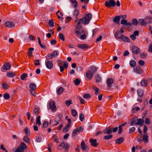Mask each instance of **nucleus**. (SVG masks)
<instances>
[{
  "mask_svg": "<svg viewBox=\"0 0 152 152\" xmlns=\"http://www.w3.org/2000/svg\"><path fill=\"white\" fill-rule=\"evenodd\" d=\"M92 17V15L91 13H88L85 17L83 18L82 19H80V21H81L83 24H87L89 23Z\"/></svg>",
  "mask_w": 152,
  "mask_h": 152,
  "instance_id": "nucleus-1",
  "label": "nucleus"
},
{
  "mask_svg": "<svg viewBox=\"0 0 152 152\" xmlns=\"http://www.w3.org/2000/svg\"><path fill=\"white\" fill-rule=\"evenodd\" d=\"M124 26L121 28L120 31H116L115 33V37L117 39H121V40H124V37L123 34L124 33Z\"/></svg>",
  "mask_w": 152,
  "mask_h": 152,
  "instance_id": "nucleus-2",
  "label": "nucleus"
},
{
  "mask_svg": "<svg viewBox=\"0 0 152 152\" xmlns=\"http://www.w3.org/2000/svg\"><path fill=\"white\" fill-rule=\"evenodd\" d=\"M144 122V121L143 119H137V118L135 117L133 119L131 124L132 126L135 125H142L143 124Z\"/></svg>",
  "mask_w": 152,
  "mask_h": 152,
  "instance_id": "nucleus-3",
  "label": "nucleus"
},
{
  "mask_svg": "<svg viewBox=\"0 0 152 152\" xmlns=\"http://www.w3.org/2000/svg\"><path fill=\"white\" fill-rule=\"evenodd\" d=\"M122 18L121 20V23L124 24V15H121L119 16H116L112 18L113 21L116 24H119L120 19Z\"/></svg>",
  "mask_w": 152,
  "mask_h": 152,
  "instance_id": "nucleus-4",
  "label": "nucleus"
},
{
  "mask_svg": "<svg viewBox=\"0 0 152 152\" xmlns=\"http://www.w3.org/2000/svg\"><path fill=\"white\" fill-rule=\"evenodd\" d=\"M83 130V128L80 126L79 127L75 129L72 132V135L73 137L75 136L76 135L82 132Z\"/></svg>",
  "mask_w": 152,
  "mask_h": 152,
  "instance_id": "nucleus-5",
  "label": "nucleus"
},
{
  "mask_svg": "<svg viewBox=\"0 0 152 152\" xmlns=\"http://www.w3.org/2000/svg\"><path fill=\"white\" fill-rule=\"evenodd\" d=\"M105 4L106 7H113L115 5V2L114 0H110L109 1H105Z\"/></svg>",
  "mask_w": 152,
  "mask_h": 152,
  "instance_id": "nucleus-6",
  "label": "nucleus"
},
{
  "mask_svg": "<svg viewBox=\"0 0 152 152\" xmlns=\"http://www.w3.org/2000/svg\"><path fill=\"white\" fill-rule=\"evenodd\" d=\"M58 51L56 50L54 51L52 53L49 54L48 57L49 59H52L53 58H55L58 55Z\"/></svg>",
  "mask_w": 152,
  "mask_h": 152,
  "instance_id": "nucleus-7",
  "label": "nucleus"
},
{
  "mask_svg": "<svg viewBox=\"0 0 152 152\" xmlns=\"http://www.w3.org/2000/svg\"><path fill=\"white\" fill-rule=\"evenodd\" d=\"M4 25L7 27H12L15 26V24L13 22L7 21L4 22Z\"/></svg>",
  "mask_w": 152,
  "mask_h": 152,
  "instance_id": "nucleus-8",
  "label": "nucleus"
},
{
  "mask_svg": "<svg viewBox=\"0 0 152 152\" xmlns=\"http://www.w3.org/2000/svg\"><path fill=\"white\" fill-rule=\"evenodd\" d=\"M45 65L47 68L49 69H51L53 67V62L50 61H45Z\"/></svg>",
  "mask_w": 152,
  "mask_h": 152,
  "instance_id": "nucleus-9",
  "label": "nucleus"
},
{
  "mask_svg": "<svg viewBox=\"0 0 152 152\" xmlns=\"http://www.w3.org/2000/svg\"><path fill=\"white\" fill-rule=\"evenodd\" d=\"M132 50L133 53L135 54L140 53V49L135 46H133L132 47Z\"/></svg>",
  "mask_w": 152,
  "mask_h": 152,
  "instance_id": "nucleus-10",
  "label": "nucleus"
},
{
  "mask_svg": "<svg viewBox=\"0 0 152 152\" xmlns=\"http://www.w3.org/2000/svg\"><path fill=\"white\" fill-rule=\"evenodd\" d=\"M49 107L50 108L52 109L53 111L55 110L56 106L55 102L54 101H51L49 103Z\"/></svg>",
  "mask_w": 152,
  "mask_h": 152,
  "instance_id": "nucleus-11",
  "label": "nucleus"
},
{
  "mask_svg": "<svg viewBox=\"0 0 152 152\" xmlns=\"http://www.w3.org/2000/svg\"><path fill=\"white\" fill-rule=\"evenodd\" d=\"M112 132V129H110L109 127H107L106 129L103 130V132L104 134H111Z\"/></svg>",
  "mask_w": 152,
  "mask_h": 152,
  "instance_id": "nucleus-12",
  "label": "nucleus"
},
{
  "mask_svg": "<svg viewBox=\"0 0 152 152\" xmlns=\"http://www.w3.org/2000/svg\"><path fill=\"white\" fill-rule=\"evenodd\" d=\"M113 83V80L112 78H109L107 79V86L109 88L111 87V85Z\"/></svg>",
  "mask_w": 152,
  "mask_h": 152,
  "instance_id": "nucleus-13",
  "label": "nucleus"
},
{
  "mask_svg": "<svg viewBox=\"0 0 152 152\" xmlns=\"http://www.w3.org/2000/svg\"><path fill=\"white\" fill-rule=\"evenodd\" d=\"M89 141L92 146L96 147L97 145V144L96 143L97 140L96 139H90Z\"/></svg>",
  "mask_w": 152,
  "mask_h": 152,
  "instance_id": "nucleus-14",
  "label": "nucleus"
},
{
  "mask_svg": "<svg viewBox=\"0 0 152 152\" xmlns=\"http://www.w3.org/2000/svg\"><path fill=\"white\" fill-rule=\"evenodd\" d=\"M86 75L87 78L89 79H91L93 77L92 73L89 70H88L86 72Z\"/></svg>",
  "mask_w": 152,
  "mask_h": 152,
  "instance_id": "nucleus-15",
  "label": "nucleus"
},
{
  "mask_svg": "<svg viewBox=\"0 0 152 152\" xmlns=\"http://www.w3.org/2000/svg\"><path fill=\"white\" fill-rule=\"evenodd\" d=\"M29 87L30 90L34 91L36 89V86L34 83H31L29 84Z\"/></svg>",
  "mask_w": 152,
  "mask_h": 152,
  "instance_id": "nucleus-16",
  "label": "nucleus"
},
{
  "mask_svg": "<svg viewBox=\"0 0 152 152\" xmlns=\"http://www.w3.org/2000/svg\"><path fill=\"white\" fill-rule=\"evenodd\" d=\"M77 46L81 49H84L88 48V46L86 44H79Z\"/></svg>",
  "mask_w": 152,
  "mask_h": 152,
  "instance_id": "nucleus-17",
  "label": "nucleus"
},
{
  "mask_svg": "<svg viewBox=\"0 0 152 152\" xmlns=\"http://www.w3.org/2000/svg\"><path fill=\"white\" fill-rule=\"evenodd\" d=\"M4 69L5 70H8L11 68V65L9 63H5L4 66Z\"/></svg>",
  "mask_w": 152,
  "mask_h": 152,
  "instance_id": "nucleus-18",
  "label": "nucleus"
},
{
  "mask_svg": "<svg viewBox=\"0 0 152 152\" xmlns=\"http://www.w3.org/2000/svg\"><path fill=\"white\" fill-rule=\"evenodd\" d=\"M140 84L142 86L145 87L148 84V81L146 79H143L141 80Z\"/></svg>",
  "mask_w": 152,
  "mask_h": 152,
  "instance_id": "nucleus-19",
  "label": "nucleus"
},
{
  "mask_svg": "<svg viewBox=\"0 0 152 152\" xmlns=\"http://www.w3.org/2000/svg\"><path fill=\"white\" fill-rule=\"evenodd\" d=\"M142 142H144L145 143H147L148 142V137L147 134H145L143 136Z\"/></svg>",
  "mask_w": 152,
  "mask_h": 152,
  "instance_id": "nucleus-20",
  "label": "nucleus"
},
{
  "mask_svg": "<svg viewBox=\"0 0 152 152\" xmlns=\"http://www.w3.org/2000/svg\"><path fill=\"white\" fill-rule=\"evenodd\" d=\"M137 93L138 96L140 97H142L144 94L143 91L141 89H138L137 91Z\"/></svg>",
  "mask_w": 152,
  "mask_h": 152,
  "instance_id": "nucleus-21",
  "label": "nucleus"
},
{
  "mask_svg": "<svg viewBox=\"0 0 152 152\" xmlns=\"http://www.w3.org/2000/svg\"><path fill=\"white\" fill-rule=\"evenodd\" d=\"M115 142V143L117 144H120L123 142V137H120L116 140Z\"/></svg>",
  "mask_w": 152,
  "mask_h": 152,
  "instance_id": "nucleus-22",
  "label": "nucleus"
},
{
  "mask_svg": "<svg viewBox=\"0 0 152 152\" xmlns=\"http://www.w3.org/2000/svg\"><path fill=\"white\" fill-rule=\"evenodd\" d=\"M139 23L141 25H143V26L146 25L147 23L146 22V21L145 20V21L144 20L142 19H139Z\"/></svg>",
  "mask_w": 152,
  "mask_h": 152,
  "instance_id": "nucleus-23",
  "label": "nucleus"
},
{
  "mask_svg": "<svg viewBox=\"0 0 152 152\" xmlns=\"http://www.w3.org/2000/svg\"><path fill=\"white\" fill-rule=\"evenodd\" d=\"M23 140L27 143H30V140L28 137L25 136L23 138Z\"/></svg>",
  "mask_w": 152,
  "mask_h": 152,
  "instance_id": "nucleus-24",
  "label": "nucleus"
},
{
  "mask_svg": "<svg viewBox=\"0 0 152 152\" xmlns=\"http://www.w3.org/2000/svg\"><path fill=\"white\" fill-rule=\"evenodd\" d=\"M7 76L8 77H13L15 76V73L13 72H8L7 73Z\"/></svg>",
  "mask_w": 152,
  "mask_h": 152,
  "instance_id": "nucleus-25",
  "label": "nucleus"
},
{
  "mask_svg": "<svg viewBox=\"0 0 152 152\" xmlns=\"http://www.w3.org/2000/svg\"><path fill=\"white\" fill-rule=\"evenodd\" d=\"M96 82H100L101 81L102 78L99 75H96L95 77Z\"/></svg>",
  "mask_w": 152,
  "mask_h": 152,
  "instance_id": "nucleus-26",
  "label": "nucleus"
},
{
  "mask_svg": "<svg viewBox=\"0 0 152 152\" xmlns=\"http://www.w3.org/2000/svg\"><path fill=\"white\" fill-rule=\"evenodd\" d=\"M136 71L138 74H141L142 72V69L139 66H137L136 67Z\"/></svg>",
  "mask_w": 152,
  "mask_h": 152,
  "instance_id": "nucleus-27",
  "label": "nucleus"
},
{
  "mask_svg": "<svg viewBox=\"0 0 152 152\" xmlns=\"http://www.w3.org/2000/svg\"><path fill=\"white\" fill-rule=\"evenodd\" d=\"M129 64L131 67H134L136 65V62L135 61L132 60L130 61Z\"/></svg>",
  "mask_w": 152,
  "mask_h": 152,
  "instance_id": "nucleus-28",
  "label": "nucleus"
},
{
  "mask_svg": "<svg viewBox=\"0 0 152 152\" xmlns=\"http://www.w3.org/2000/svg\"><path fill=\"white\" fill-rule=\"evenodd\" d=\"M124 126V123L122 124L121 125L119 126L118 127V133L119 134H121L123 132L122 127Z\"/></svg>",
  "mask_w": 152,
  "mask_h": 152,
  "instance_id": "nucleus-29",
  "label": "nucleus"
},
{
  "mask_svg": "<svg viewBox=\"0 0 152 152\" xmlns=\"http://www.w3.org/2000/svg\"><path fill=\"white\" fill-rule=\"evenodd\" d=\"M64 90V88L62 87H60L58 88L57 90V93L58 94H61Z\"/></svg>",
  "mask_w": 152,
  "mask_h": 152,
  "instance_id": "nucleus-30",
  "label": "nucleus"
},
{
  "mask_svg": "<svg viewBox=\"0 0 152 152\" xmlns=\"http://www.w3.org/2000/svg\"><path fill=\"white\" fill-rule=\"evenodd\" d=\"M19 147L20 148L23 149L24 150L26 149L27 148L26 145L25 144V143L24 142H23L21 143Z\"/></svg>",
  "mask_w": 152,
  "mask_h": 152,
  "instance_id": "nucleus-31",
  "label": "nucleus"
},
{
  "mask_svg": "<svg viewBox=\"0 0 152 152\" xmlns=\"http://www.w3.org/2000/svg\"><path fill=\"white\" fill-rule=\"evenodd\" d=\"M81 148L83 150H85L86 149L85 143L84 141H83L81 143Z\"/></svg>",
  "mask_w": 152,
  "mask_h": 152,
  "instance_id": "nucleus-32",
  "label": "nucleus"
},
{
  "mask_svg": "<svg viewBox=\"0 0 152 152\" xmlns=\"http://www.w3.org/2000/svg\"><path fill=\"white\" fill-rule=\"evenodd\" d=\"M40 115H38L37 118L36 124L40 125L41 124V123L40 122Z\"/></svg>",
  "mask_w": 152,
  "mask_h": 152,
  "instance_id": "nucleus-33",
  "label": "nucleus"
},
{
  "mask_svg": "<svg viewBox=\"0 0 152 152\" xmlns=\"http://www.w3.org/2000/svg\"><path fill=\"white\" fill-rule=\"evenodd\" d=\"M27 74L26 73H24L23 74L21 75V79L22 80H24L27 77Z\"/></svg>",
  "mask_w": 152,
  "mask_h": 152,
  "instance_id": "nucleus-34",
  "label": "nucleus"
},
{
  "mask_svg": "<svg viewBox=\"0 0 152 152\" xmlns=\"http://www.w3.org/2000/svg\"><path fill=\"white\" fill-rule=\"evenodd\" d=\"M152 20V18L149 17H148L145 19V20L146 21V22L147 23H151Z\"/></svg>",
  "mask_w": 152,
  "mask_h": 152,
  "instance_id": "nucleus-35",
  "label": "nucleus"
},
{
  "mask_svg": "<svg viewBox=\"0 0 152 152\" xmlns=\"http://www.w3.org/2000/svg\"><path fill=\"white\" fill-rule=\"evenodd\" d=\"M75 85L76 86L78 85L80 83V81L78 78H76L74 81Z\"/></svg>",
  "mask_w": 152,
  "mask_h": 152,
  "instance_id": "nucleus-36",
  "label": "nucleus"
},
{
  "mask_svg": "<svg viewBox=\"0 0 152 152\" xmlns=\"http://www.w3.org/2000/svg\"><path fill=\"white\" fill-rule=\"evenodd\" d=\"M24 131L27 136L30 135V131L27 127H26L25 128Z\"/></svg>",
  "mask_w": 152,
  "mask_h": 152,
  "instance_id": "nucleus-37",
  "label": "nucleus"
},
{
  "mask_svg": "<svg viewBox=\"0 0 152 152\" xmlns=\"http://www.w3.org/2000/svg\"><path fill=\"white\" fill-rule=\"evenodd\" d=\"M24 150L20 147H18L17 149L14 151V152H24Z\"/></svg>",
  "mask_w": 152,
  "mask_h": 152,
  "instance_id": "nucleus-38",
  "label": "nucleus"
},
{
  "mask_svg": "<svg viewBox=\"0 0 152 152\" xmlns=\"http://www.w3.org/2000/svg\"><path fill=\"white\" fill-rule=\"evenodd\" d=\"M79 14V11L77 10H74L73 12V16L75 17H77V16Z\"/></svg>",
  "mask_w": 152,
  "mask_h": 152,
  "instance_id": "nucleus-39",
  "label": "nucleus"
},
{
  "mask_svg": "<svg viewBox=\"0 0 152 152\" xmlns=\"http://www.w3.org/2000/svg\"><path fill=\"white\" fill-rule=\"evenodd\" d=\"M38 43L40 46L42 48H45V45H42L41 42V40L39 37L38 38Z\"/></svg>",
  "mask_w": 152,
  "mask_h": 152,
  "instance_id": "nucleus-40",
  "label": "nucleus"
},
{
  "mask_svg": "<svg viewBox=\"0 0 152 152\" xmlns=\"http://www.w3.org/2000/svg\"><path fill=\"white\" fill-rule=\"evenodd\" d=\"M123 74L122 73L121 74H120L119 75L118 81L120 82H122L123 79Z\"/></svg>",
  "mask_w": 152,
  "mask_h": 152,
  "instance_id": "nucleus-41",
  "label": "nucleus"
},
{
  "mask_svg": "<svg viewBox=\"0 0 152 152\" xmlns=\"http://www.w3.org/2000/svg\"><path fill=\"white\" fill-rule=\"evenodd\" d=\"M132 24L134 25H138V22L137 20L135 18H133L132 20Z\"/></svg>",
  "mask_w": 152,
  "mask_h": 152,
  "instance_id": "nucleus-42",
  "label": "nucleus"
},
{
  "mask_svg": "<svg viewBox=\"0 0 152 152\" xmlns=\"http://www.w3.org/2000/svg\"><path fill=\"white\" fill-rule=\"evenodd\" d=\"M2 87L5 89H7L9 88L8 85L7 83H2Z\"/></svg>",
  "mask_w": 152,
  "mask_h": 152,
  "instance_id": "nucleus-43",
  "label": "nucleus"
},
{
  "mask_svg": "<svg viewBox=\"0 0 152 152\" xmlns=\"http://www.w3.org/2000/svg\"><path fill=\"white\" fill-rule=\"evenodd\" d=\"M140 109V108L138 107H135L132 109V112L133 113H136V112L138 111Z\"/></svg>",
  "mask_w": 152,
  "mask_h": 152,
  "instance_id": "nucleus-44",
  "label": "nucleus"
},
{
  "mask_svg": "<svg viewBox=\"0 0 152 152\" xmlns=\"http://www.w3.org/2000/svg\"><path fill=\"white\" fill-rule=\"evenodd\" d=\"M65 143L62 142L60 144L58 147V149L60 150H61V148H60L61 147H62L63 148H65Z\"/></svg>",
  "mask_w": 152,
  "mask_h": 152,
  "instance_id": "nucleus-45",
  "label": "nucleus"
},
{
  "mask_svg": "<svg viewBox=\"0 0 152 152\" xmlns=\"http://www.w3.org/2000/svg\"><path fill=\"white\" fill-rule=\"evenodd\" d=\"M140 56L142 58L144 59L147 56V54L146 53H142L140 54Z\"/></svg>",
  "mask_w": 152,
  "mask_h": 152,
  "instance_id": "nucleus-46",
  "label": "nucleus"
},
{
  "mask_svg": "<svg viewBox=\"0 0 152 152\" xmlns=\"http://www.w3.org/2000/svg\"><path fill=\"white\" fill-rule=\"evenodd\" d=\"M3 97L5 99H8L10 98V95L7 93H5L4 94Z\"/></svg>",
  "mask_w": 152,
  "mask_h": 152,
  "instance_id": "nucleus-47",
  "label": "nucleus"
},
{
  "mask_svg": "<svg viewBox=\"0 0 152 152\" xmlns=\"http://www.w3.org/2000/svg\"><path fill=\"white\" fill-rule=\"evenodd\" d=\"M34 48H29L28 51V55L29 56H31L32 54V51L34 50Z\"/></svg>",
  "mask_w": 152,
  "mask_h": 152,
  "instance_id": "nucleus-48",
  "label": "nucleus"
},
{
  "mask_svg": "<svg viewBox=\"0 0 152 152\" xmlns=\"http://www.w3.org/2000/svg\"><path fill=\"white\" fill-rule=\"evenodd\" d=\"M131 23L130 22H128V23L125 25L124 28L126 29H128L131 26Z\"/></svg>",
  "mask_w": 152,
  "mask_h": 152,
  "instance_id": "nucleus-49",
  "label": "nucleus"
},
{
  "mask_svg": "<svg viewBox=\"0 0 152 152\" xmlns=\"http://www.w3.org/2000/svg\"><path fill=\"white\" fill-rule=\"evenodd\" d=\"M94 90L95 91V94L96 95H97L99 93V89L98 88H96L95 87H93V88Z\"/></svg>",
  "mask_w": 152,
  "mask_h": 152,
  "instance_id": "nucleus-50",
  "label": "nucleus"
},
{
  "mask_svg": "<svg viewBox=\"0 0 152 152\" xmlns=\"http://www.w3.org/2000/svg\"><path fill=\"white\" fill-rule=\"evenodd\" d=\"M34 112L36 114H38L40 113V111L38 108H34L33 110Z\"/></svg>",
  "mask_w": 152,
  "mask_h": 152,
  "instance_id": "nucleus-51",
  "label": "nucleus"
},
{
  "mask_svg": "<svg viewBox=\"0 0 152 152\" xmlns=\"http://www.w3.org/2000/svg\"><path fill=\"white\" fill-rule=\"evenodd\" d=\"M53 21L52 20H50L49 21L48 24L49 26L50 27H53L54 26V25Z\"/></svg>",
  "mask_w": 152,
  "mask_h": 152,
  "instance_id": "nucleus-52",
  "label": "nucleus"
},
{
  "mask_svg": "<svg viewBox=\"0 0 152 152\" xmlns=\"http://www.w3.org/2000/svg\"><path fill=\"white\" fill-rule=\"evenodd\" d=\"M56 14H57V16L58 18H61V17H60V15H61V16H62L63 15V14L62 13L59 11H58L56 12Z\"/></svg>",
  "mask_w": 152,
  "mask_h": 152,
  "instance_id": "nucleus-53",
  "label": "nucleus"
},
{
  "mask_svg": "<svg viewBox=\"0 0 152 152\" xmlns=\"http://www.w3.org/2000/svg\"><path fill=\"white\" fill-rule=\"evenodd\" d=\"M49 123L48 122L45 121L43 124L42 126L44 128H45L48 127V125Z\"/></svg>",
  "mask_w": 152,
  "mask_h": 152,
  "instance_id": "nucleus-54",
  "label": "nucleus"
},
{
  "mask_svg": "<svg viewBox=\"0 0 152 152\" xmlns=\"http://www.w3.org/2000/svg\"><path fill=\"white\" fill-rule=\"evenodd\" d=\"M59 38L62 41H64L65 39L63 34L61 33H60L59 34Z\"/></svg>",
  "mask_w": 152,
  "mask_h": 152,
  "instance_id": "nucleus-55",
  "label": "nucleus"
},
{
  "mask_svg": "<svg viewBox=\"0 0 152 152\" xmlns=\"http://www.w3.org/2000/svg\"><path fill=\"white\" fill-rule=\"evenodd\" d=\"M112 137V135H106L104 136V138L105 140H109L111 139Z\"/></svg>",
  "mask_w": 152,
  "mask_h": 152,
  "instance_id": "nucleus-56",
  "label": "nucleus"
},
{
  "mask_svg": "<svg viewBox=\"0 0 152 152\" xmlns=\"http://www.w3.org/2000/svg\"><path fill=\"white\" fill-rule=\"evenodd\" d=\"M72 104V100H69L66 101L65 104L68 106H69Z\"/></svg>",
  "mask_w": 152,
  "mask_h": 152,
  "instance_id": "nucleus-57",
  "label": "nucleus"
},
{
  "mask_svg": "<svg viewBox=\"0 0 152 152\" xmlns=\"http://www.w3.org/2000/svg\"><path fill=\"white\" fill-rule=\"evenodd\" d=\"M36 141L38 142H40L42 141V138L40 136H37L36 137Z\"/></svg>",
  "mask_w": 152,
  "mask_h": 152,
  "instance_id": "nucleus-58",
  "label": "nucleus"
},
{
  "mask_svg": "<svg viewBox=\"0 0 152 152\" xmlns=\"http://www.w3.org/2000/svg\"><path fill=\"white\" fill-rule=\"evenodd\" d=\"M148 130V128L147 126L145 125L143 127V132L145 134H147V131Z\"/></svg>",
  "mask_w": 152,
  "mask_h": 152,
  "instance_id": "nucleus-59",
  "label": "nucleus"
},
{
  "mask_svg": "<svg viewBox=\"0 0 152 152\" xmlns=\"http://www.w3.org/2000/svg\"><path fill=\"white\" fill-rule=\"evenodd\" d=\"M97 69V68L95 66H93L91 67V70L93 73L95 72L96 71Z\"/></svg>",
  "mask_w": 152,
  "mask_h": 152,
  "instance_id": "nucleus-60",
  "label": "nucleus"
},
{
  "mask_svg": "<svg viewBox=\"0 0 152 152\" xmlns=\"http://www.w3.org/2000/svg\"><path fill=\"white\" fill-rule=\"evenodd\" d=\"M145 123L146 124H149L151 123V121L150 118H147L145 120Z\"/></svg>",
  "mask_w": 152,
  "mask_h": 152,
  "instance_id": "nucleus-61",
  "label": "nucleus"
},
{
  "mask_svg": "<svg viewBox=\"0 0 152 152\" xmlns=\"http://www.w3.org/2000/svg\"><path fill=\"white\" fill-rule=\"evenodd\" d=\"M141 137H142L141 135H139L137 138V140L140 142H142V140L141 139Z\"/></svg>",
  "mask_w": 152,
  "mask_h": 152,
  "instance_id": "nucleus-62",
  "label": "nucleus"
},
{
  "mask_svg": "<svg viewBox=\"0 0 152 152\" xmlns=\"http://www.w3.org/2000/svg\"><path fill=\"white\" fill-rule=\"evenodd\" d=\"M34 64L36 66L40 65L39 60L38 59L35 60L34 61Z\"/></svg>",
  "mask_w": 152,
  "mask_h": 152,
  "instance_id": "nucleus-63",
  "label": "nucleus"
},
{
  "mask_svg": "<svg viewBox=\"0 0 152 152\" xmlns=\"http://www.w3.org/2000/svg\"><path fill=\"white\" fill-rule=\"evenodd\" d=\"M135 130V127H133L130 128L129 130V133L130 134L134 132Z\"/></svg>",
  "mask_w": 152,
  "mask_h": 152,
  "instance_id": "nucleus-64",
  "label": "nucleus"
}]
</instances>
